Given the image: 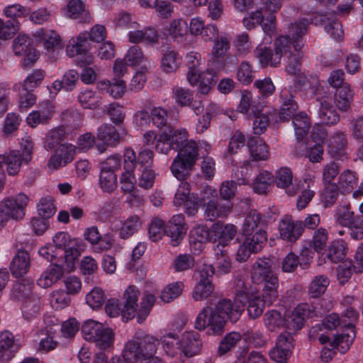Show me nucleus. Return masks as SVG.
I'll return each mask as SVG.
<instances>
[{
    "label": "nucleus",
    "mask_w": 363,
    "mask_h": 363,
    "mask_svg": "<svg viewBox=\"0 0 363 363\" xmlns=\"http://www.w3.org/2000/svg\"><path fill=\"white\" fill-rule=\"evenodd\" d=\"M237 287L234 301L223 298L215 306L204 307L196 318L195 328L202 331L208 328L213 335H220L224 331L227 319L237 322L244 311L248 298V289L242 281H238Z\"/></svg>",
    "instance_id": "obj_1"
},
{
    "label": "nucleus",
    "mask_w": 363,
    "mask_h": 363,
    "mask_svg": "<svg viewBox=\"0 0 363 363\" xmlns=\"http://www.w3.org/2000/svg\"><path fill=\"white\" fill-rule=\"evenodd\" d=\"M159 345L160 340L156 337L142 330L137 331L133 339L125 345L123 360L126 363H136L143 358L154 357Z\"/></svg>",
    "instance_id": "obj_2"
},
{
    "label": "nucleus",
    "mask_w": 363,
    "mask_h": 363,
    "mask_svg": "<svg viewBox=\"0 0 363 363\" xmlns=\"http://www.w3.org/2000/svg\"><path fill=\"white\" fill-rule=\"evenodd\" d=\"M140 294L138 289L133 285L128 286L125 291L122 315L126 321L136 316L138 322L142 323L150 314L155 302V296L151 294H145L142 298L139 309L137 310Z\"/></svg>",
    "instance_id": "obj_3"
},
{
    "label": "nucleus",
    "mask_w": 363,
    "mask_h": 363,
    "mask_svg": "<svg viewBox=\"0 0 363 363\" xmlns=\"http://www.w3.org/2000/svg\"><path fill=\"white\" fill-rule=\"evenodd\" d=\"M323 325L329 330H333L338 327L341 328V333L335 335L332 345L341 353L347 351L355 337L354 324L347 323L345 319L340 318L337 313H332L325 318Z\"/></svg>",
    "instance_id": "obj_4"
},
{
    "label": "nucleus",
    "mask_w": 363,
    "mask_h": 363,
    "mask_svg": "<svg viewBox=\"0 0 363 363\" xmlns=\"http://www.w3.org/2000/svg\"><path fill=\"white\" fill-rule=\"evenodd\" d=\"M281 52L279 53L280 62L282 57L285 62V71L291 76L296 75L300 72L303 52V45L298 41H292L289 36L281 35Z\"/></svg>",
    "instance_id": "obj_5"
},
{
    "label": "nucleus",
    "mask_w": 363,
    "mask_h": 363,
    "mask_svg": "<svg viewBox=\"0 0 363 363\" xmlns=\"http://www.w3.org/2000/svg\"><path fill=\"white\" fill-rule=\"evenodd\" d=\"M33 39L26 34H18L12 43V50L16 56L23 57V67L32 66L38 59V52L33 45Z\"/></svg>",
    "instance_id": "obj_6"
},
{
    "label": "nucleus",
    "mask_w": 363,
    "mask_h": 363,
    "mask_svg": "<svg viewBox=\"0 0 363 363\" xmlns=\"http://www.w3.org/2000/svg\"><path fill=\"white\" fill-rule=\"evenodd\" d=\"M53 242L56 248L63 252L66 270L72 271L74 268L75 260L80 255L76 247L77 240H72L67 232H60L54 236Z\"/></svg>",
    "instance_id": "obj_7"
},
{
    "label": "nucleus",
    "mask_w": 363,
    "mask_h": 363,
    "mask_svg": "<svg viewBox=\"0 0 363 363\" xmlns=\"http://www.w3.org/2000/svg\"><path fill=\"white\" fill-rule=\"evenodd\" d=\"M317 315L315 307L307 303H300L285 318V328L296 333L303 328L306 318Z\"/></svg>",
    "instance_id": "obj_8"
},
{
    "label": "nucleus",
    "mask_w": 363,
    "mask_h": 363,
    "mask_svg": "<svg viewBox=\"0 0 363 363\" xmlns=\"http://www.w3.org/2000/svg\"><path fill=\"white\" fill-rule=\"evenodd\" d=\"M281 35H279L274 40L273 50L266 46H259L255 50L254 54L262 67L269 65L272 67H278L280 65L279 53L281 52Z\"/></svg>",
    "instance_id": "obj_9"
},
{
    "label": "nucleus",
    "mask_w": 363,
    "mask_h": 363,
    "mask_svg": "<svg viewBox=\"0 0 363 363\" xmlns=\"http://www.w3.org/2000/svg\"><path fill=\"white\" fill-rule=\"evenodd\" d=\"M188 227L183 214L172 216L165 228V234L170 238V244L177 247L184 238Z\"/></svg>",
    "instance_id": "obj_10"
},
{
    "label": "nucleus",
    "mask_w": 363,
    "mask_h": 363,
    "mask_svg": "<svg viewBox=\"0 0 363 363\" xmlns=\"http://www.w3.org/2000/svg\"><path fill=\"white\" fill-rule=\"evenodd\" d=\"M279 231L280 238L289 242H296L303 233V222L294 221L291 217L284 216L279 221Z\"/></svg>",
    "instance_id": "obj_11"
},
{
    "label": "nucleus",
    "mask_w": 363,
    "mask_h": 363,
    "mask_svg": "<svg viewBox=\"0 0 363 363\" xmlns=\"http://www.w3.org/2000/svg\"><path fill=\"white\" fill-rule=\"evenodd\" d=\"M126 134V130L121 126L117 129L111 124L104 123L98 128L96 138L106 145L114 147L120 143Z\"/></svg>",
    "instance_id": "obj_12"
},
{
    "label": "nucleus",
    "mask_w": 363,
    "mask_h": 363,
    "mask_svg": "<svg viewBox=\"0 0 363 363\" xmlns=\"http://www.w3.org/2000/svg\"><path fill=\"white\" fill-rule=\"evenodd\" d=\"M28 197L24 194H18L14 197L5 199L1 204L9 218L21 220L25 216V209L28 205Z\"/></svg>",
    "instance_id": "obj_13"
},
{
    "label": "nucleus",
    "mask_w": 363,
    "mask_h": 363,
    "mask_svg": "<svg viewBox=\"0 0 363 363\" xmlns=\"http://www.w3.org/2000/svg\"><path fill=\"white\" fill-rule=\"evenodd\" d=\"M203 343L200 335L194 331L184 333L181 337V352L186 357L199 354Z\"/></svg>",
    "instance_id": "obj_14"
},
{
    "label": "nucleus",
    "mask_w": 363,
    "mask_h": 363,
    "mask_svg": "<svg viewBox=\"0 0 363 363\" xmlns=\"http://www.w3.org/2000/svg\"><path fill=\"white\" fill-rule=\"evenodd\" d=\"M32 159L30 152L21 154L18 150H11L5 152L6 171L10 176H16L20 172L23 163L28 164Z\"/></svg>",
    "instance_id": "obj_15"
},
{
    "label": "nucleus",
    "mask_w": 363,
    "mask_h": 363,
    "mask_svg": "<svg viewBox=\"0 0 363 363\" xmlns=\"http://www.w3.org/2000/svg\"><path fill=\"white\" fill-rule=\"evenodd\" d=\"M237 232V227L231 223H215L212 225L213 242L218 241V245H221L223 249L234 238Z\"/></svg>",
    "instance_id": "obj_16"
},
{
    "label": "nucleus",
    "mask_w": 363,
    "mask_h": 363,
    "mask_svg": "<svg viewBox=\"0 0 363 363\" xmlns=\"http://www.w3.org/2000/svg\"><path fill=\"white\" fill-rule=\"evenodd\" d=\"M271 276H276L272 270V261L267 258H258L252 267V281L259 284L270 279Z\"/></svg>",
    "instance_id": "obj_17"
},
{
    "label": "nucleus",
    "mask_w": 363,
    "mask_h": 363,
    "mask_svg": "<svg viewBox=\"0 0 363 363\" xmlns=\"http://www.w3.org/2000/svg\"><path fill=\"white\" fill-rule=\"evenodd\" d=\"M30 267V254L23 250H18L10 265L12 275L16 278L22 277L28 273Z\"/></svg>",
    "instance_id": "obj_18"
},
{
    "label": "nucleus",
    "mask_w": 363,
    "mask_h": 363,
    "mask_svg": "<svg viewBox=\"0 0 363 363\" xmlns=\"http://www.w3.org/2000/svg\"><path fill=\"white\" fill-rule=\"evenodd\" d=\"M232 210L230 203H222L218 201L211 200L206 205L204 216L206 220L214 221L218 218H225Z\"/></svg>",
    "instance_id": "obj_19"
},
{
    "label": "nucleus",
    "mask_w": 363,
    "mask_h": 363,
    "mask_svg": "<svg viewBox=\"0 0 363 363\" xmlns=\"http://www.w3.org/2000/svg\"><path fill=\"white\" fill-rule=\"evenodd\" d=\"M230 49V37L224 35L216 38L213 40V45L210 53V59L208 60V65L219 62Z\"/></svg>",
    "instance_id": "obj_20"
},
{
    "label": "nucleus",
    "mask_w": 363,
    "mask_h": 363,
    "mask_svg": "<svg viewBox=\"0 0 363 363\" xmlns=\"http://www.w3.org/2000/svg\"><path fill=\"white\" fill-rule=\"evenodd\" d=\"M274 182L278 187L287 189L289 196H294L297 194L296 189L293 185V174L290 168L285 167L277 170Z\"/></svg>",
    "instance_id": "obj_21"
},
{
    "label": "nucleus",
    "mask_w": 363,
    "mask_h": 363,
    "mask_svg": "<svg viewBox=\"0 0 363 363\" xmlns=\"http://www.w3.org/2000/svg\"><path fill=\"white\" fill-rule=\"evenodd\" d=\"M247 147L254 161L267 160L269 157L268 146L259 138H250L247 141Z\"/></svg>",
    "instance_id": "obj_22"
},
{
    "label": "nucleus",
    "mask_w": 363,
    "mask_h": 363,
    "mask_svg": "<svg viewBox=\"0 0 363 363\" xmlns=\"http://www.w3.org/2000/svg\"><path fill=\"white\" fill-rule=\"evenodd\" d=\"M159 340L165 354L170 357H176L181 351V339L175 333L164 334Z\"/></svg>",
    "instance_id": "obj_23"
},
{
    "label": "nucleus",
    "mask_w": 363,
    "mask_h": 363,
    "mask_svg": "<svg viewBox=\"0 0 363 363\" xmlns=\"http://www.w3.org/2000/svg\"><path fill=\"white\" fill-rule=\"evenodd\" d=\"M195 164L176 157L170 166L171 172L180 182L186 181L191 175Z\"/></svg>",
    "instance_id": "obj_24"
},
{
    "label": "nucleus",
    "mask_w": 363,
    "mask_h": 363,
    "mask_svg": "<svg viewBox=\"0 0 363 363\" xmlns=\"http://www.w3.org/2000/svg\"><path fill=\"white\" fill-rule=\"evenodd\" d=\"M65 269L60 264L51 265L38 279V284L42 288H48L57 281L62 276Z\"/></svg>",
    "instance_id": "obj_25"
},
{
    "label": "nucleus",
    "mask_w": 363,
    "mask_h": 363,
    "mask_svg": "<svg viewBox=\"0 0 363 363\" xmlns=\"http://www.w3.org/2000/svg\"><path fill=\"white\" fill-rule=\"evenodd\" d=\"M264 220L262 215L257 210H251L247 214L242 225V235H250L259 229H263Z\"/></svg>",
    "instance_id": "obj_26"
},
{
    "label": "nucleus",
    "mask_w": 363,
    "mask_h": 363,
    "mask_svg": "<svg viewBox=\"0 0 363 363\" xmlns=\"http://www.w3.org/2000/svg\"><path fill=\"white\" fill-rule=\"evenodd\" d=\"M353 100V92L349 84H344L336 90L335 102L336 106L342 111H347L350 108Z\"/></svg>",
    "instance_id": "obj_27"
},
{
    "label": "nucleus",
    "mask_w": 363,
    "mask_h": 363,
    "mask_svg": "<svg viewBox=\"0 0 363 363\" xmlns=\"http://www.w3.org/2000/svg\"><path fill=\"white\" fill-rule=\"evenodd\" d=\"M294 84L303 91H308L312 95H315L320 86L319 79L315 75H306L303 73L298 74L294 80Z\"/></svg>",
    "instance_id": "obj_28"
},
{
    "label": "nucleus",
    "mask_w": 363,
    "mask_h": 363,
    "mask_svg": "<svg viewBox=\"0 0 363 363\" xmlns=\"http://www.w3.org/2000/svg\"><path fill=\"white\" fill-rule=\"evenodd\" d=\"M67 16L72 18H82V23H90V13L85 10V5L82 0H70L67 4Z\"/></svg>",
    "instance_id": "obj_29"
},
{
    "label": "nucleus",
    "mask_w": 363,
    "mask_h": 363,
    "mask_svg": "<svg viewBox=\"0 0 363 363\" xmlns=\"http://www.w3.org/2000/svg\"><path fill=\"white\" fill-rule=\"evenodd\" d=\"M347 139L344 133H336L330 139L328 151L334 158H338L345 154L347 147Z\"/></svg>",
    "instance_id": "obj_30"
},
{
    "label": "nucleus",
    "mask_w": 363,
    "mask_h": 363,
    "mask_svg": "<svg viewBox=\"0 0 363 363\" xmlns=\"http://www.w3.org/2000/svg\"><path fill=\"white\" fill-rule=\"evenodd\" d=\"M89 38L85 33H80L67 49L69 56L74 57L88 52L90 49Z\"/></svg>",
    "instance_id": "obj_31"
},
{
    "label": "nucleus",
    "mask_w": 363,
    "mask_h": 363,
    "mask_svg": "<svg viewBox=\"0 0 363 363\" xmlns=\"http://www.w3.org/2000/svg\"><path fill=\"white\" fill-rule=\"evenodd\" d=\"M250 235H242L245 243L250 245L254 253L259 252L267 240V232L264 229H259L252 232Z\"/></svg>",
    "instance_id": "obj_32"
},
{
    "label": "nucleus",
    "mask_w": 363,
    "mask_h": 363,
    "mask_svg": "<svg viewBox=\"0 0 363 363\" xmlns=\"http://www.w3.org/2000/svg\"><path fill=\"white\" fill-rule=\"evenodd\" d=\"M264 323L271 332H276L285 328L286 320L279 311L272 310L264 314Z\"/></svg>",
    "instance_id": "obj_33"
},
{
    "label": "nucleus",
    "mask_w": 363,
    "mask_h": 363,
    "mask_svg": "<svg viewBox=\"0 0 363 363\" xmlns=\"http://www.w3.org/2000/svg\"><path fill=\"white\" fill-rule=\"evenodd\" d=\"M215 250V266L220 274H228L232 269V263L226 250L216 245Z\"/></svg>",
    "instance_id": "obj_34"
},
{
    "label": "nucleus",
    "mask_w": 363,
    "mask_h": 363,
    "mask_svg": "<svg viewBox=\"0 0 363 363\" xmlns=\"http://www.w3.org/2000/svg\"><path fill=\"white\" fill-rule=\"evenodd\" d=\"M182 63V57L174 50H169L163 55L161 60V68L166 73L175 72Z\"/></svg>",
    "instance_id": "obj_35"
},
{
    "label": "nucleus",
    "mask_w": 363,
    "mask_h": 363,
    "mask_svg": "<svg viewBox=\"0 0 363 363\" xmlns=\"http://www.w3.org/2000/svg\"><path fill=\"white\" fill-rule=\"evenodd\" d=\"M273 182V175L267 171H262L254 179L252 188L258 194H267Z\"/></svg>",
    "instance_id": "obj_36"
},
{
    "label": "nucleus",
    "mask_w": 363,
    "mask_h": 363,
    "mask_svg": "<svg viewBox=\"0 0 363 363\" xmlns=\"http://www.w3.org/2000/svg\"><path fill=\"white\" fill-rule=\"evenodd\" d=\"M23 302L22 312L23 317L27 320H30L40 313L41 303L40 298L36 294H33Z\"/></svg>",
    "instance_id": "obj_37"
},
{
    "label": "nucleus",
    "mask_w": 363,
    "mask_h": 363,
    "mask_svg": "<svg viewBox=\"0 0 363 363\" xmlns=\"http://www.w3.org/2000/svg\"><path fill=\"white\" fill-rule=\"evenodd\" d=\"M330 280L325 275L315 276L311 282L308 293L311 298H318L322 296L329 286Z\"/></svg>",
    "instance_id": "obj_38"
},
{
    "label": "nucleus",
    "mask_w": 363,
    "mask_h": 363,
    "mask_svg": "<svg viewBox=\"0 0 363 363\" xmlns=\"http://www.w3.org/2000/svg\"><path fill=\"white\" fill-rule=\"evenodd\" d=\"M319 118L321 123L332 125L340 121V116L333 106L325 100L320 102Z\"/></svg>",
    "instance_id": "obj_39"
},
{
    "label": "nucleus",
    "mask_w": 363,
    "mask_h": 363,
    "mask_svg": "<svg viewBox=\"0 0 363 363\" xmlns=\"http://www.w3.org/2000/svg\"><path fill=\"white\" fill-rule=\"evenodd\" d=\"M178 157L185 161L196 164L199 159V146L196 141L190 140L178 150Z\"/></svg>",
    "instance_id": "obj_40"
},
{
    "label": "nucleus",
    "mask_w": 363,
    "mask_h": 363,
    "mask_svg": "<svg viewBox=\"0 0 363 363\" xmlns=\"http://www.w3.org/2000/svg\"><path fill=\"white\" fill-rule=\"evenodd\" d=\"M142 226L140 218L134 215L129 216L120 229L119 235L122 239H128L136 233Z\"/></svg>",
    "instance_id": "obj_41"
},
{
    "label": "nucleus",
    "mask_w": 363,
    "mask_h": 363,
    "mask_svg": "<svg viewBox=\"0 0 363 363\" xmlns=\"http://www.w3.org/2000/svg\"><path fill=\"white\" fill-rule=\"evenodd\" d=\"M241 340L242 337L239 333L231 332L226 334L220 342L218 348V354L220 356H223L227 354L233 348H235L237 344L240 342Z\"/></svg>",
    "instance_id": "obj_42"
},
{
    "label": "nucleus",
    "mask_w": 363,
    "mask_h": 363,
    "mask_svg": "<svg viewBox=\"0 0 363 363\" xmlns=\"http://www.w3.org/2000/svg\"><path fill=\"white\" fill-rule=\"evenodd\" d=\"M341 195L340 187L336 184H327L321 194V201L325 208L333 206Z\"/></svg>",
    "instance_id": "obj_43"
},
{
    "label": "nucleus",
    "mask_w": 363,
    "mask_h": 363,
    "mask_svg": "<svg viewBox=\"0 0 363 363\" xmlns=\"http://www.w3.org/2000/svg\"><path fill=\"white\" fill-rule=\"evenodd\" d=\"M346 256L345 243L342 240L333 241L328 249L327 257L334 263L343 261Z\"/></svg>",
    "instance_id": "obj_44"
},
{
    "label": "nucleus",
    "mask_w": 363,
    "mask_h": 363,
    "mask_svg": "<svg viewBox=\"0 0 363 363\" xmlns=\"http://www.w3.org/2000/svg\"><path fill=\"white\" fill-rule=\"evenodd\" d=\"M292 121L298 140L302 139L310 129L309 118L306 113L301 112L292 118Z\"/></svg>",
    "instance_id": "obj_45"
},
{
    "label": "nucleus",
    "mask_w": 363,
    "mask_h": 363,
    "mask_svg": "<svg viewBox=\"0 0 363 363\" xmlns=\"http://www.w3.org/2000/svg\"><path fill=\"white\" fill-rule=\"evenodd\" d=\"M77 99L84 108L94 110L98 108L101 104L99 98L91 89L81 91L78 95Z\"/></svg>",
    "instance_id": "obj_46"
},
{
    "label": "nucleus",
    "mask_w": 363,
    "mask_h": 363,
    "mask_svg": "<svg viewBox=\"0 0 363 363\" xmlns=\"http://www.w3.org/2000/svg\"><path fill=\"white\" fill-rule=\"evenodd\" d=\"M172 98L180 107L190 106L193 102V91L188 89L176 86L172 88Z\"/></svg>",
    "instance_id": "obj_47"
},
{
    "label": "nucleus",
    "mask_w": 363,
    "mask_h": 363,
    "mask_svg": "<svg viewBox=\"0 0 363 363\" xmlns=\"http://www.w3.org/2000/svg\"><path fill=\"white\" fill-rule=\"evenodd\" d=\"M309 26V21L305 18L291 23L287 35L289 36L292 41H298L301 43L300 39L308 33Z\"/></svg>",
    "instance_id": "obj_48"
},
{
    "label": "nucleus",
    "mask_w": 363,
    "mask_h": 363,
    "mask_svg": "<svg viewBox=\"0 0 363 363\" xmlns=\"http://www.w3.org/2000/svg\"><path fill=\"white\" fill-rule=\"evenodd\" d=\"M328 34L337 40H342L344 31L341 23L336 18L326 17L321 20Z\"/></svg>",
    "instance_id": "obj_49"
},
{
    "label": "nucleus",
    "mask_w": 363,
    "mask_h": 363,
    "mask_svg": "<svg viewBox=\"0 0 363 363\" xmlns=\"http://www.w3.org/2000/svg\"><path fill=\"white\" fill-rule=\"evenodd\" d=\"M250 110L252 114H257L260 112V108L255 104L252 94L247 91H241V99L238 106V111L242 113H247Z\"/></svg>",
    "instance_id": "obj_50"
},
{
    "label": "nucleus",
    "mask_w": 363,
    "mask_h": 363,
    "mask_svg": "<svg viewBox=\"0 0 363 363\" xmlns=\"http://www.w3.org/2000/svg\"><path fill=\"white\" fill-rule=\"evenodd\" d=\"M99 184L104 192H113L117 188L116 174L111 171L101 169Z\"/></svg>",
    "instance_id": "obj_51"
},
{
    "label": "nucleus",
    "mask_w": 363,
    "mask_h": 363,
    "mask_svg": "<svg viewBox=\"0 0 363 363\" xmlns=\"http://www.w3.org/2000/svg\"><path fill=\"white\" fill-rule=\"evenodd\" d=\"M114 333L110 328L104 327L101 332L99 333L96 340L92 342L101 350L106 352L113 344Z\"/></svg>",
    "instance_id": "obj_52"
},
{
    "label": "nucleus",
    "mask_w": 363,
    "mask_h": 363,
    "mask_svg": "<svg viewBox=\"0 0 363 363\" xmlns=\"http://www.w3.org/2000/svg\"><path fill=\"white\" fill-rule=\"evenodd\" d=\"M37 33L44 47L48 50H52L60 43V37L54 30L41 29Z\"/></svg>",
    "instance_id": "obj_53"
},
{
    "label": "nucleus",
    "mask_w": 363,
    "mask_h": 363,
    "mask_svg": "<svg viewBox=\"0 0 363 363\" xmlns=\"http://www.w3.org/2000/svg\"><path fill=\"white\" fill-rule=\"evenodd\" d=\"M65 137L66 131L64 127L53 129L46 135L44 146L48 150H52L62 142Z\"/></svg>",
    "instance_id": "obj_54"
},
{
    "label": "nucleus",
    "mask_w": 363,
    "mask_h": 363,
    "mask_svg": "<svg viewBox=\"0 0 363 363\" xmlns=\"http://www.w3.org/2000/svg\"><path fill=\"white\" fill-rule=\"evenodd\" d=\"M246 302L248 303V315L252 319H256L263 313L266 304L259 296H250L248 292V298Z\"/></svg>",
    "instance_id": "obj_55"
},
{
    "label": "nucleus",
    "mask_w": 363,
    "mask_h": 363,
    "mask_svg": "<svg viewBox=\"0 0 363 363\" xmlns=\"http://www.w3.org/2000/svg\"><path fill=\"white\" fill-rule=\"evenodd\" d=\"M184 284L181 281L167 286L161 292L160 298L164 303H169L179 297L183 291Z\"/></svg>",
    "instance_id": "obj_56"
},
{
    "label": "nucleus",
    "mask_w": 363,
    "mask_h": 363,
    "mask_svg": "<svg viewBox=\"0 0 363 363\" xmlns=\"http://www.w3.org/2000/svg\"><path fill=\"white\" fill-rule=\"evenodd\" d=\"M246 143L245 136L240 131H236L230 139L228 150L225 157L228 158L237 154L244 147Z\"/></svg>",
    "instance_id": "obj_57"
},
{
    "label": "nucleus",
    "mask_w": 363,
    "mask_h": 363,
    "mask_svg": "<svg viewBox=\"0 0 363 363\" xmlns=\"http://www.w3.org/2000/svg\"><path fill=\"white\" fill-rule=\"evenodd\" d=\"M188 30V24L186 21L179 18L171 21L168 28L169 35L174 40L182 39Z\"/></svg>",
    "instance_id": "obj_58"
},
{
    "label": "nucleus",
    "mask_w": 363,
    "mask_h": 363,
    "mask_svg": "<svg viewBox=\"0 0 363 363\" xmlns=\"http://www.w3.org/2000/svg\"><path fill=\"white\" fill-rule=\"evenodd\" d=\"M104 326L95 320H89L86 321L82 328V333L85 340L92 342L96 340L99 332Z\"/></svg>",
    "instance_id": "obj_59"
},
{
    "label": "nucleus",
    "mask_w": 363,
    "mask_h": 363,
    "mask_svg": "<svg viewBox=\"0 0 363 363\" xmlns=\"http://www.w3.org/2000/svg\"><path fill=\"white\" fill-rule=\"evenodd\" d=\"M71 302L69 295L62 290L54 291L50 295V304L55 310L67 307Z\"/></svg>",
    "instance_id": "obj_60"
},
{
    "label": "nucleus",
    "mask_w": 363,
    "mask_h": 363,
    "mask_svg": "<svg viewBox=\"0 0 363 363\" xmlns=\"http://www.w3.org/2000/svg\"><path fill=\"white\" fill-rule=\"evenodd\" d=\"M149 238L153 242L160 240L165 233L164 221L159 218H153L148 228Z\"/></svg>",
    "instance_id": "obj_61"
},
{
    "label": "nucleus",
    "mask_w": 363,
    "mask_h": 363,
    "mask_svg": "<svg viewBox=\"0 0 363 363\" xmlns=\"http://www.w3.org/2000/svg\"><path fill=\"white\" fill-rule=\"evenodd\" d=\"M336 221L345 227H352L355 223L354 213L350 211V205L338 208L336 214Z\"/></svg>",
    "instance_id": "obj_62"
},
{
    "label": "nucleus",
    "mask_w": 363,
    "mask_h": 363,
    "mask_svg": "<svg viewBox=\"0 0 363 363\" xmlns=\"http://www.w3.org/2000/svg\"><path fill=\"white\" fill-rule=\"evenodd\" d=\"M236 77L240 82L245 85L252 83L255 77L252 66L246 61L242 62L240 65Z\"/></svg>",
    "instance_id": "obj_63"
},
{
    "label": "nucleus",
    "mask_w": 363,
    "mask_h": 363,
    "mask_svg": "<svg viewBox=\"0 0 363 363\" xmlns=\"http://www.w3.org/2000/svg\"><path fill=\"white\" fill-rule=\"evenodd\" d=\"M358 183V178L354 172L345 170L339 177V184L347 193L351 192Z\"/></svg>",
    "instance_id": "obj_64"
}]
</instances>
